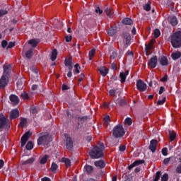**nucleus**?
<instances>
[{
    "instance_id": "36",
    "label": "nucleus",
    "mask_w": 181,
    "mask_h": 181,
    "mask_svg": "<svg viewBox=\"0 0 181 181\" xmlns=\"http://www.w3.org/2000/svg\"><path fill=\"white\" fill-rule=\"evenodd\" d=\"M74 74H78V73H80V65L78 64H76L74 65Z\"/></svg>"
},
{
    "instance_id": "61",
    "label": "nucleus",
    "mask_w": 181,
    "mask_h": 181,
    "mask_svg": "<svg viewBox=\"0 0 181 181\" xmlns=\"http://www.w3.org/2000/svg\"><path fill=\"white\" fill-rule=\"evenodd\" d=\"M125 149H126V146H120L119 147V151L120 152H124L125 151Z\"/></svg>"
},
{
    "instance_id": "50",
    "label": "nucleus",
    "mask_w": 181,
    "mask_h": 181,
    "mask_svg": "<svg viewBox=\"0 0 181 181\" xmlns=\"http://www.w3.org/2000/svg\"><path fill=\"white\" fill-rule=\"evenodd\" d=\"M73 67H70L69 68V71L67 73V77H69L70 78V77H71V76H73Z\"/></svg>"
},
{
    "instance_id": "23",
    "label": "nucleus",
    "mask_w": 181,
    "mask_h": 181,
    "mask_svg": "<svg viewBox=\"0 0 181 181\" xmlns=\"http://www.w3.org/2000/svg\"><path fill=\"white\" fill-rule=\"evenodd\" d=\"M33 162H35V158H30L25 161H22L21 162V165L23 166H25V165H32V163H33Z\"/></svg>"
},
{
    "instance_id": "52",
    "label": "nucleus",
    "mask_w": 181,
    "mask_h": 181,
    "mask_svg": "<svg viewBox=\"0 0 181 181\" xmlns=\"http://www.w3.org/2000/svg\"><path fill=\"white\" fill-rule=\"evenodd\" d=\"M15 46V42H10L7 46V49H12Z\"/></svg>"
},
{
    "instance_id": "62",
    "label": "nucleus",
    "mask_w": 181,
    "mask_h": 181,
    "mask_svg": "<svg viewBox=\"0 0 181 181\" xmlns=\"http://www.w3.org/2000/svg\"><path fill=\"white\" fill-rule=\"evenodd\" d=\"M119 105H124L125 104V100L124 99H120L118 102Z\"/></svg>"
},
{
    "instance_id": "12",
    "label": "nucleus",
    "mask_w": 181,
    "mask_h": 181,
    "mask_svg": "<svg viewBox=\"0 0 181 181\" xmlns=\"http://www.w3.org/2000/svg\"><path fill=\"white\" fill-rule=\"evenodd\" d=\"M128 74H129V71L127 70L125 72H120L119 77H120V81L121 83H125L127 80V77L128 76Z\"/></svg>"
},
{
    "instance_id": "39",
    "label": "nucleus",
    "mask_w": 181,
    "mask_h": 181,
    "mask_svg": "<svg viewBox=\"0 0 181 181\" xmlns=\"http://www.w3.org/2000/svg\"><path fill=\"white\" fill-rule=\"evenodd\" d=\"M169 135H170V139L171 142L175 141V138H176V133H175V132H169Z\"/></svg>"
},
{
    "instance_id": "5",
    "label": "nucleus",
    "mask_w": 181,
    "mask_h": 181,
    "mask_svg": "<svg viewBox=\"0 0 181 181\" xmlns=\"http://www.w3.org/2000/svg\"><path fill=\"white\" fill-rule=\"evenodd\" d=\"M9 128V120L4 116L3 113H0V131L2 129H8Z\"/></svg>"
},
{
    "instance_id": "38",
    "label": "nucleus",
    "mask_w": 181,
    "mask_h": 181,
    "mask_svg": "<svg viewBox=\"0 0 181 181\" xmlns=\"http://www.w3.org/2000/svg\"><path fill=\"white\" fill-rule=\"evenodd\" d=\"M170 23L173 26H176L177 25V18L176 16H173L171 18Z\"/></svg>"
},
{
    "instance_id": "29",
    "label": "nucleus",
    "mask_w": 181,
    "mask_h": 181,
    "mask_svg": "<svg viewBox=\"0 0 181 181\" xmlns=\"http://www.w3.org/2000/svg\"><path fill=\"white\" fill-rule=\"evenodd\" d=\"M115 33H117L116 28H110L107 31V35H109V36H114Z\"/></svg>"
},
{
    "instance_id": "18",
    "label": "nucleus",
    "mask_w": 181,
    "mask_h": 181,
    "mask_svg": "<svg viewBox=\"0 0 181 181\" xmlns=\"http://www.w3.org/2000/svg\"><path fill=\"white\" fill-rule=\"evenodd\" d=\"M66 146L69 150L73 149V142L71 141V138L67 137L66 139Z\"/></svg>"
},
{
    "instance_id": "56",
    "label": "nucleus",
    "mask_w": 181,
    "mask_h": 181,
    "mask_svg": "<svg viewBox=\"0 0 181 181\" xmlns=\"http://www.w3.org/2000/svg\"><path fill=\"white\" fill-rule=\"evenodd\" d=\"M176 172L179 174L181 173V163L177 165L176 168Z\"/></svg>"
},
{
    "instance_id": "48",
    "label": "nucleus",
    "mask_w": 181,
    "mask_h": 181,
    "mask_svg": "<svg viewBox=\"0 0 181 181\" xmlns=\"http://www.w3.org/2000/svg\"><path fill=\"white\" fill-rule=\"evenodd\" d=\"M169 180V175L166 173L163 174L161 177V181H168Z\"/></svg>"
},
{
    "instance_id": "19",
    "label": "nucleus",
    "mask_w": 181,
    "mask_h": 181,
    "mask_svg": "<svg viewBox=\"0 0 181 181\" xmlns=\"http://www.w3.org/2000/svg\"><path fill=\"white\" fill-rule=\"evenodd\" d=\"M142 163H144V160H136L128 167V169L131 170V169H133V168H135V166H139V165H142Z\"/></svg>"
},
{
    "instance_id": "3",
    "label": "nucleus",
    "mask_w": 181,
    "mask_h": 181,
    "mask_svg": "<svg viewBox=\"0 0 181 181\" xmlns=\"http://www.w3.org/2000/svg\"><path fill=\"white\" fill-rule=\"evenodd\" d=\"M125 135V130L121 124L116 125L112 129V136L115 138H122Z\"/></svg>"
},
{
    "instance_id": "51",
    "label": "nucleus",
    "mask_w": 181,
    "mask_h": 181,
    "mask_svg": "<svg viewBox=\"0 0 181 181\" xmlns=\"http://www.w3.org/2000/svg\"><path fill=\"white\" fill-rule=\"evenodd\" d=\"M162 154L163 156H168V148H163L162 149Z\"/></svg>"
},
{
    "instance_id": "16",
    "label": "nucleus",
    "mask_w": 181,
    "mask_h": 181,
    "mask_svg": "<svg viewBox=\"0 0 181 181\" xmlns=\"http://www.w3.org/2000/svg\"><path fill=\"white\" fill-rule=\"evenodd\" d=\"M99 71H100L101 76H103V77H105V76H107V74H108L109 70L105 66H100L99 68Z\"/></svg>"
},
{
    "instance_id": "47",
    "label": "nucleus",
    "mask_w": 181,
    "mask_h": 181,
    "mask_svg": "<svg viewBox=\"0 0 181 181\" xmlns=\"http://www.w3.org/2000/svg\"><path fill=\"white\" fill-rule=\"evenodd\" d=\"M165 101H166V98L164 97L162 100H159L157 102V105H163Z\"/></svg>"
},
{
    "instance_id": "32",
    "label": "nucleus",
    "mask_w": 181,
    "mask_h": 181,
    "mask_svg": "<svg viewBox=\"0 0 181 181\" xmlns=\"http://www.w3.org/2000/svg\"><path fill=\"white\" fill-rule=\"evenodd\" d=\"M153 48V46L152 42H150L148 45H146V47H145L146 53H149V51L152 50Z\"/></svg>"
},
{
    "instance_id": "34",
    "label": "nucleus",
    "mask_w": 181,
    "mask_h": 181,
    "mask_svg": "<svg viewBox=\"0 0 181 181\" xmlns=\"http://www.w3.org/2000/svg\"><path fill=\"white\" fill-rule=\"evenodd\" d=\"M73 62H71V59H65V66L68 67V69H70V67H73Z\"/></svg>"
},
{
    "instance_id": "33",
    "label": "nucleus",
    "mask_w": 181,
    "mask_h": 181,
    "mask_svg": "<svg viewBox=\"0 0 181 181\" xmlns=\"http://www.w3.org/2000/svg\"><path fill=\"white\" fill-rule=\"evenodd\" d=\"M124 25H132V20L129 18H126L122 20Z\"/></svg>"
},
{
    "instance_id": "15",
    "label": "nucleus",
    "mask_w": 181,
    "mask_h": 181,
    "mask_svg": "<svg viewBox=\"0 0 181 181\" xmlns=\"http://www.w3.org/2000/svg\"><path fill=\"white\" fill-rule=\"evenodd\" d=\"M10 101L13 103V104L16 105L19 104V98L16 95H11L9 97Z\"/></svg>"
},
{
    "instance_id": "40",
    "label": "nucleus",
    "mask_w": 181,
    "mask_h": 181,
    "mask_svg": "<svg viewBox=\"0 0 181 181\" xmlns=\"http://www.w3.org/2000/svg\"><path fill=\"white\" fill-rule=\"evenodd\" d=\"M84 170H86L87 173H93V167L90 165H86L84 167Z\"/></svg>"
},
{
    "instance_id": "42",
    "label": "nucleus",
    "mask_w": 181,
    "mask_h": 181,
    "mask_svg": "<svg viewBox=\"0 0 181 181\" xmlns=\"http://www.w3.org/2000/svg\"><path fill=\"white\" fill-rule=\"evenodd\" d=\"M144 11H146L147 12L151 11V2H148L147 4H144Z\"/></svg>"
},
{
    "instance_id": "1",
    "label": "nucleus",
    "mask_w": 181,
    "mask_h": 181,
    "mask_svg": "<svg viewBox=\"0 0 181 181\" xmlns=\"http://www.w3.org/2000/svg\"><path fill=\"white\" fill-rule=\"evenodd\" d=\"M105 147H104V144L100 143L99 146L93 148L90 152L89 156L92 159H100V158H103L104 156V150Z\"/></svg>"
},
{
    "instance_id": "53",
    "label": "nucleus",
    "mask_w": 181,
    "mask_h": 181,
    "mask_svg": "<svg viewBox=\"0 0 181 181\" xmlns=\"http://www.w3.org/2000/svg\"><path fill=\"white\" fill-rule=\"evenodd\" d=\"M1 46H2V47H4V49H5V47H6L8 46V41L3 40L1 42Z\"/></svg>"
},
{
    "instance_id": "55",
    "label": "nucleus",
    "mask_w": 181,
    "mask_h": 181,
    "mask_svg": "<svg viewBox=\"0 0 181 181\" xmlns=\"http://www.w3.org/2000/svg\"><path fill=\"white\" fill-rule=\"evenodd\" d=\"M170 159H172V157L165 158L163 160L164 165H167V163H169V162H170Z\"/></svg>"
},
{
    "instance_id": "45",
    "label": "nucleus",
    "mask_w": 181,
    "mask_h": 181,
    "mask_svg": "<svg viewBox=\"0 0 181 181\" xmlns=\"http://www.w3.org/2000/svg\"><path fill=\"white\" fill-rule=\"evenodd\" d=\"M159 36H160V30H159L158 29H156L154 30V37L158 38L159 37Z\"/></svg>"
},
{
    "instance_id": "28",
    "label": "nucleus",
    "mask_w": 181,
    "mask_h": 181,
    "mask_svg": "<svg viewBox=\"0 0 181 181\" xmlns=\"http://www.w3.org/2000/svg\"><path fill=\"white\" fill-rule=\"evenodd\" d=\"M180 56H181L180 52H173L171 54V57H172L173 60H177V59H179V57H180Z\"/></svg>"
},
{
    "instance_id": "43",
    "label": "nucleus",
    "mask_w": 181,
    "mask_h": 181,
    "mask_svg": "<svg viewBox=\"0 0 181 181\" xmlns=\"http://www.w3.org/2000/svg\"><path fill=\"white\" fill-rule=\"evenodd\" d=\"M21 97L23 100H29V95L26 92L22 93Z\"/></svg>"
},
{
    "instance_id": "10",
    "label": "nucleus",
    "mask_w": 181,
    "mask_h": 181,
    "mask_svg": "<svg viewBox=\"0 0 181 181\" xmlns=\"http://www.w3.org/2000/svg\"><path fill=\"white\" fill-rule=\"evenodd\" d=\"M29 138H30V132H27L23 136L21 137V146L23 147L25 145H26V142L29 141Z\"/></svg>"
},
{
    "instance_id": "46",
    "label": "nucleus",
    "mask_w": 181,
    "mask_h": 181,
    "mask_svg": "<svg viewBox=\"0 0 181 181\" xmlns=\"http://www.w3.org/2000/svg\"><path fill=\"white\" fill-rule=\"evenodd\" d=\"M124 124H127V125H132V119L127 117L124 120Z\"/></svg>"
},
{
    "instance_id": "30",
    "label": "nucleus",
    "mask_w": 181,
    "mask_h": 181,
    "mask_svg": "<svg viewBox=\"0 0 181 181\" xmlns=\"http://www.w3.org/2000/svg\"><path fill=\"white\" fill-rule=\"evenodd\" d=\"M50 59H51L52 62H54V60H56V59H57V49H54L52 52Z\"/></svg>"
},
{
    "instance_id": "54",
    "label": "nucleus",
    "mask_w": 181,
    "mask_h": 181,
    "mask_svg": "<svg viewBox=\"0 0 181 181\" xmlns=\"http://www.w3.org/2000/svg\"><path fill=\"white\" fill-rule=\"evenodd\" d=\"M31 114H36L37 112V109L35 107L30 108Z\"/></svg>"
},
{
    "instance_id": "44",
    "label": "nucleus",
    "mask_w": 181,
    "mask_h": 181,
    "mask_svg": "<svg viewBox=\"0 0 181 181\" xmlns=\"http://www.w3.org/2000/svg\"><path fill=\"white\" fill-rule=\"evenodd\" d=\"M94 54H95V49H92L89 52V60H93Z\"/></svg>"
},
{
    "instance_id": "64",
    "label": "nucleus",
    "mask_w": 181,
    "mask_h": 181,
    "mask_svg": "<svg viewBox=\"0 0 181 181\" xmlns=\"http://www.w3.org/2000/svg\"><path fill=\"white\" fill-rule=\"evenodd\" d=\"M70 88L67 86V85H66V84H63L62 85V90L63 91H64V90H69Z\"/></svg>"
},
{
    "instance_id": "58",
    "label": "nucleus",
    "mask_w": 181,
    "mask_h": 181,
    "mask_svg": "<svg viewBox=\"0 0 181 181\" xmlns=\"http://www.w3.org/2000/svg\"><path fill=\"white\" fill-rule=\"evenodd\" d=\"M8 11L6 10H0V16H4V15H6Z\"/></svg>"
},
{
    "instance_id": "60",
    "label": "nucleus",
    "mask_w": 181,
    "mask_h": 181,
    "mask_svg": "<svg viewBox=\"0 0 181 181\" xmlns=\"http://www.w3.org/2000/svg\"><path fill=\"white\" fill-rule=\"evenodd\" d=\"M104 121L106 123V124L108 125V122H110V116H106L104 118Z\"/></svg>"
},
{
    "instance_id": "25",
    "label": "nucleus",
    "mask_w": 181,
    "mask_h": 181,
    "mask_svg": "<svg viewBox=\"0 0 181 181\" xmlns=\"http://www.w3.org/2000/svg\"><path fill=\"white\" fill-rule=\"evenodd\" d=\"M57 169H59V165H57L56 163H52L50 168L51 172H53V173H57Z\"/></svg>"
},
{
    "instance_id": "35",
    "label": "nucleus",
    "mask_w": 181,
    "mask_h": 181,
    "mask_svg": "<svg viewBox=\"0 0 181 181\" xmlns=\"http://www.w3.org/2000/svg\"><path fill=\"white\" fill-rule=\"evenodd\" d=\"M62 162H64V163H65V165H66V166H67V168L71 166V161H70V159H69V158H62Z\"/></svg>"
},
{
    "instance_id": "57",
    "label": "nucleus",
    "mask_w": 181,
    "mask_h": 181,
    "mask_svg": "<svg viewBox=\"0 0 181 181\" xmlns=\"http://www.w3.org/2000/svg\"><path fill=\"white\" fill-rule=\"evenodd\" d=\"M117 57V52L113 51L110 55V59H115Z\"/></svg>"
},
{
    "instance_id": "26",
    "label": "nucleus",
    "mask_w": 181,
    "mask_h": 181,
    "mask_svg": "<svg viewBox=\"0 0 181 181\" xmlns=\"http://www.w3.org/2000/svg\"><path fill=\"white\" fill-rule=\"evenodd\" d=\"M28 125V119L26 118H21L19 124V127L23 128Z\"/></svg>"
},
{
    "instance_id": "4",
    "label": "nucleus",
    "mask_w": 181,
    "mask_h": 181,
    "mask_svg": "<svg viewBox=\"0 0 181 181\" xmlns=\"http://www.w3.org/2000/svg\"><path fill=\"white\" fill-rule=\"evenodd\" d=\"M50 142V136L47 133H42L37 139V145H48Z\"/></svg>"
},
{
    "instance_id": "14",
    "label": "nucleus",
    "mask_w": 181,
    "mask_h": 181,
    "mask_svg": "<svg viewBox=\"0 0 181 181\" xmlns=\"http://www.w3.org/2000/svg\"><path fill=\"white\" fill-rule=\"evenodd\" d=\"M105 12L107 16H108V18H110V19H112L114 16V10H112L111 7L106 8L105 10Z\"/></svg>"
},
{
    "instance_id": "63",
    "label": "nucleus",
    "mask_w": 181,
    "mask_h": 181,
    "mask_svg": "<svg viewBox=\"0 0 181 181\" xmlns=\"http://www.w3.org/2000/svg\"><path fill=\"white\" fill-rule=\"evenodd\" d=\"M95 12L96 13H99V15H101V13H103V10H100V7H97L95 9Z\"/></svg>"
},
{
    "instance_id": "13",
    "label": "nucleus",
    "mask_w": 181,
    "mask_h": 181,
    "mask_svg": "<svg viewBox=\"0 0 181 181\" xmlns=\"http://www.w3.org/2000/svg\"><path fill=\"white\" fill-rule=\"evenodd\" d=\"M18 117H19V110H18V109H15L11 111L10 112L11 119H14V118H18Z\"/></svg>"
},
{
    "instance_id": "2",
    "label": "nucleus",
    "mask_w": 181,
    "mask_h": 181,
    "mask_svg": "<svg viewBox=\"0 0 181 181\" xmlns=\"http://www.w3.org/2000/svg\"><path fill=\"white\" fill-rule=\"evenodd\" d=\"M170 42L173 47L177 49L181 47V31L174 33L170 36Z\"/></svg>"
},
{
    "instance_id": "41",
    "label": "nucleus",
    "mask_w": 181,
    "mask_h": 181,
    "mask_svg": "<svg viewBox=\"0 0 181 181\" xmlns=\"http://www.w3.org/2000/svg\"><path fill=\"white\" fill-rule=\"evenodd\" d=\"M27 151H31V149H33V143L32 141H29L26 146H25Z\"/></svg>"
},
{
    "instance_id": "37",
    "label": "nucleus",
    "mask_w": 181,
    "mask_h": 181,
    "mask_svg": "<svg viewBox=\"0 0 181 181\" xmlns=\"http://www.w3.org/2000/svg\"><path fill=\"white\" fill-rule=\"evenodd\" d=\"M47 159H49V156L45 155V156H43L41 160H40V163L41 165H45V163H46V162H47Z\"/></svg>"
},
{
    "instance_id": "24",
    "label": "nucleus",
    "mask_w": 181,
    "mask_h": 181,
    "mask_svg": "<svg viewBox=\"0 0 181 181\" xmlns=\"http://www.w3.org/2000/svg\"><path fill=\"white\" fill-rule=\"evenodd\" d=\"M95 166L103 169V168H105V163H104V161L103 160H97L95 162Z\"/></svg>"
},
{
    "instance_id": "8",
    "label": "nucleus",
    "mask_w": 181,
    "mask_h": 181,
    "mask_svg": "<svg viewBox=\"0 0 181 181\" xmlns=\"http://www.w3.org/2000/svg\"><path fill=\"white\" fill-rule=\"evenodd\" d=\"M9 83V76L8 75L3 74L0 79V88H5Z\"/></svg>"
},
{
    "instance_id": "22",
    "label": "nucleus",
    "mask_w": 181,
    "mask_h": 181,
    "mask_svg": "<svg viewBox=\"0 0 181 181\" xmlns=\"http://www.w3.org/2000/svg\"><path fill=\"white\" fill-rule=\"evenodd\" d=\"M28 45H30V46L33 47H36V46L39 45V40L38 39L30 40L28 42Z\"/></svg>"
},
{
    "instance_id": "6",
    "label": "nucleus",
    "mask_w": 181,
    "mask_h": 181,
    "mask_svg": "<svg viewBox=\"0 0 181 181\" xmlns=\"http://www.w3.org/2000/svg\"><path fill=\"white\" fill-rule=\"evenodd\" d=\"M131 42V35L128 33H123V49H127Z\"/></svg>"
},
{
    "instance_id": "59",
    "label": "nucleus",
    "mask_w": 181,
    "mask_h": 181,
    "mask_svg": "<svg viewBox=\"0 0 181 181\" xmlns=\"http://www.w3.org/2000/svg\"><path fill=\"white\" fill-rule=\"evenodd\" d=\"M72 39H73V37H71V35L66 36L65 37L66 42H71Z\"/></svg>"
},
{
    "instance_id": "31",
    "label": "nucleus",
    "mask_w": 181,
    "mask_h": 181,
    "mask_svg": "<svg viewBox=\"0 0 181 181\" xmlns=\"http://www.w3.org/2000/svg\"><path fill=\"white\" fill-rule=\"evenodd\" d=\"M33 56V49H30L25 52L27 59H30Z\"/></svg>"
},
{
    "instance_id": "11",
    "label": "nucleus",
    "mask_w": 181,
    "mask_h": 181,
    "mask_svg": "<svg viewBox=\"0 0 181 181\" xmlns=\"http://www.w3.org/2000/svg\"><path fill=\"white\" fill-rule=\"evenodd\" d=\"M157 145H158V140L152 139L150 141V145L148 146V149H150V151H151V152H156Z\"/></svg>"
},
{
    "instance_id": "49",
    "label": "nucleus",
    "mask_w": 181,
    "mask_h": 181,
    "mask_svg": "<svg viewBox=\"0 0 181 181\" xmlns=\"http://www.w3.org/2000/svg\"><path fill=\"white\" fill-rule=\"evenodd\" d=\"M160 179V171H158L156 174V177L153 181H158Z\"/></svg>"
},
{
    "instance_id": "7",
    "label": "nucleus",
    "mask_w": 181,
    "mask_h": 181,
    "mask_svg": "<svg viewBox=\"0 0 181 181\" xmlns=\"http://www.w3.org/2000/svg\"><path fill=\"white\" fill-rule=\"evenodd\" d=\"M136 86L137 90L141 92L146 91V88H148V86L142 80L137 81Z\"/></svg>"
},
{
    "instance_id": "27",
    "label": "nucleus",
    "mask_w": 181,
    "mask_h": 181,
    "mask_svg": "<svg viewBox=\"0 0 181 181\" xmlns=\"http://www.w3.org/2000/svg\"><path fill=\"white\" fill-rule=\"evenodd\" d=\"M23 83H25V81L23 79H18L17 82V88H18V90H22V88H23Z\"/></svg>"
},
{
    "instance_id": "20",
    "label": "nucleus",
    "mask_w": 181,
    "mask_h": 181,
    "mask_svg": "<svg viewBox=\"0 0 181 181\" xmlns=\"http://www.w3.org/2000/svg\"><path fill=\"white\" fill-rule=\"evenodd\" d=\"M11 70H12V66L11 65L4 66V74H5V76H8V74L11 73Z\"/></svg>"
},
{
    "instance_id": "21",
    "label": "nucleus",
    "mask_w": 181,
    "mask_h": 181,
    "mask_svg": "<svg viewBox=\"0 0 181 181\" xmlns=\"http://www.w3.org/2000/svg\"><path fill=\"white\" fill-rule=\"evenodd\" d=\"M159 62L161 66H168L169 64V62H168V58H166V57H161L159 59Z\"/></svg>"
},
{
    "instance_id": "17",
    "label": "nucleus",
    "mask_w": 181,
    "mask_h": 181,
    "mask_svg": "<svg viewBox=\"0 0 181 181\" xmlns=\"http://www.w3.org/2000/svg\"><path fill=\"white\" fill-rule=\"evenodd\" d=\"M30 70H31V71H33V78H32L33 81H39V78H36L37 77V70H36L33 67L30 68Z\"/></svg>"
},
{
    "instance_id": "9",
    "label": "nucleus",
    "mask_w": 181,
    "mask_h": 181,
    "mask_svg": "<svg viewBox=\"0 0 181 181\" xmlns=\"http://www.w3.org/2000/svg\"><path fill=\"white\" fill-rule=\"evenodd\" d=\"M158 64V57L156 56L153 57L148 61V66L151 69H155Z\"/></svg>"
}]
</instances>
